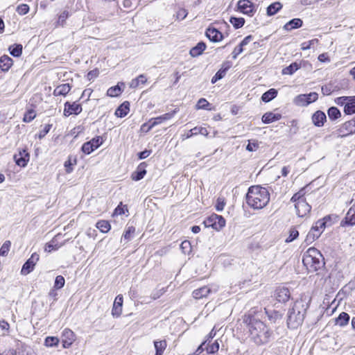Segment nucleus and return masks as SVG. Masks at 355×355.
<instances>
[{"label":"nucleus","mask_w":355,"mask_h":355,"mask_svg":"<svg viewBox=\"0 0 355 355\" xmlns=\"http://www.w3.org/2000/svg\"><path fill=\"white\" fill-rule=\"evenodd\" d=\"M178 110L175 109L173 112L166 113L162 116H157L154 119H151L148 123H144L141 127V130H144V128L146 126H148V128L146 131H150L153 127L155 125L162 123L164 121L169 120L173 117V116L177 113Z\"/></svg>","instance_id":"obj_5"},{"label":"nucleus","mask_w":355,"mask_h":355,"mask_svg":"<svg viewBox=\"0 0 355 355\" xmlns=\"http://www.w3.org/2000/svg\"><path fill=\"white\" fill-rule=\"evenodd\" d=\"M282 7L283 5L279 1L272 3L267 7L266 14L268 16H272L279 12Z\"/></svg>","instance_id":"obj_30"},{"label":"nucleus","mask_w":355,"mask_h":355,"mask_svg":"<svg viewBox=\"0 0 355 355\" xmlns=\"http://www.w3.org/2000/svg\"><path fill=\"white\" fill-rule=\"evenodd\" d=\"M339 131L343 137L355 133V120H350L343 123Z\"/></svg>","instance_id":"obj_16"},{"label":"nucleus","mask_w":355,"mask_h":355,"mask_svg":"<svg viewBox=\"0 0 355 355\" xmlns=\"http://www.w3.org/2000/svg\"><path fill=\"white\" fill-rule=\"evenodd\" d=\"M65 284V279L62 275H58L55 277L53 288L55 289L62 288Z\"/></svg>","instance_id":"obj_48"},{"label":"nucleus","mask_w":355,"mask_h":355,"mask_svg":"<svg viewBox=\"0 0 355 355\" xmlns=\"http://www.w3.org/2000/svg\"><path fill=\"white\" fill-rule=\"evenodd\" d=\"M210 106V103L205 98H200L196 105L197 109H202L209 110H211L209 107Z\"/></svg>","instance_id":"obj_49"},{"label":"nucleus","mask_w":355,"mask_h":355,"mask_svg":"<svg viewBox=\"0 0 355 355\" xmlns=\"http://www.w3.org/2000/svg\"><path fill=\"white\" fill-rule=\"evenodd\" d=\"M291 297V293L287 288H278L275 291V297L279 302L285 303Z\"/></svg>","instance_id":"obj_14"},{"label":"nucleus","mask_w":355,"mask_h":355,"mask_svg":"<svg viewBox=\"0 0 355 355\" xmlns=\"http://www.w3.org/2000/svg\"><path fill=\"white\" fill-rule=\"evenodd\" d=\"M322 233V230H319L318 226L314 224L308 232L304 242L307 245L312 243L315 240L318 239Z\"/></svg>","instance_id":"obj_13"},{"label":"nucleus","mask_w":355,"mask_h":355,"mask_svg":"<svg viewBox=\"0 0 355 355\" xmlns=\"http://www.w3.org/2000/svg\"><path fill=\"white\" fill-rule=\"evenodd\" d=\"M349 318V315L347 313L342 312L338 317L336 318V324L340 327H344L348 324Z\"/></svg>","instance_id":"obj_32"},{"label":"nucleus","mask_w":355,"mask_h":355,"mask_svg":"<svg viewBox=\"0 0 355 355\" xmlns=\"http://www.w3.org/2000/svg\"><path fill=\"white\" fill-rule=\"evenodd\" d=\"M328 116L330 120H336L341 116L340 110L336 107H331L327 110Z\"/></svg>","instance_id":"obj_39"},{"label":"nucleus","mask_w":355,"mask_h":355,"mask_svg":"<svg viewBox=\"0 0 355 355\" xmlns=\"http://www.w3.org/2000/svg\"><path fill=\"white\" fill-rule=\"evenodd\" d=\"M321 89L324 95H330L334 91L331 84H327L322 86Z\"/></svg>","instance_id":"obj_57"},{"label":"nucleus","mask_w":355,"mask_h":355,"mask_svg":"<svg viewBox=\"0 0 355 355\" xmlns=\"http://www.w3.org/2000/svg\"><path fill=\"white\" fill-rule=\"evenodd\" d=\"M327 116L324 112L318 110L312 116L313 123L317 127H322L326 121Z\"/></svg>","instance_id":"obj_20"},{"label":"nucleus","mask_w":355,"mask_h":355,"mask_svg":"<svg viewBox=\"0 0 355 355\" xmlns=\"http://www.w3.org/2000/svg\"><path fill=\"white\" fill-rule=\"evenodd\" d=\"M154 345L156 350L155 355H162L164 349L166 347V340L155 341Z\"/></svg>","instance_id":"obj_42"},{"label":"nucleus","mask_w":355,"mask_h":355,"mask_svg":"<svg viewBox=\"0 0 355 355\" xmlns=\"http://www.w3.org/2000/svg\"><path fill=\"white\" fill-rule=\"evenodd\" d=\"M167 288H162L158 290L154 291L151 294V297L153 300L159 298L164 293L166 292Z\"/></svg>","instance_id":"obj_56"},{"label":"nucleus","mask_w":355,"mask_h":355,"mask_svg":"<svg viewBox=\"0 0 355 355\" xmlns=\"http://www.w3.org/2000/svg\"><path fill=\"white\" fill-rule=\"evenodd\" d=\"M245 200L250 207L254 209H261L269 202L270 193L265 187L259 185L252 186L248 189Z\"/></svg>","instance_id":"obj_2"},{"label":"nucleus","mask_w":355,"mask_h":355,"mask_svg":"<svg viewBox=\"0 0 355 355\" xmlns=\"http://www.w3.org/2000/svg\"><path fill=\"white\" fill-rule=\"evenodd\" d=\"M51 126H52V125H51V124L45 125L43 130H40V132L38 134L39 139H41L44 138L50 131Z\"/></svg>","instance_id":"obj_58"},{"label":"nucleus","mask_w":355,"mask_h":355,"mask_svg":"<svg viewBox=\"0 0 355 355\" xmlns=\"http://www.w3.org/2000/svg\"><path fill=\"white\" fill-rule=\"evenodd\" d=\"M344 112L346 114H353L355 113V96L349 98L344 106Z\"/></svg>","instance_id":"obj_31"},{"label":"nucleus","mask_w":355,"mask_h":355,"mask_svg":"<svg viewBox=\"0 0 355 355\" xmlns=\"http://www.w3.org/2000/svg\"><path fill=\"white\" fill-rule=\"evenodd\" d=\"M59 343V339L54 336H48L46 338L44 344L47 347H53L58 345Z\"/></svg>","instance_id":"obj_46"},{"label":"nucleus","mask_w":355,"mask_h":355,"mask_svg":"<svg viewBox=\"0 0 355 355\" xmlns=\"http://www.w3.org/2000/svg\"><path fill=\"white\" fill-rule=\"evenodd\" d=\"M13 60L8 55H3L0 58V69L3 71H7L12 67Z\"/></svg>","instance_id":"obj_22"},{"label":"nucleus","mask_w":355,"mask_h":355,"mask_svg":"<svg viewBox=\"0 0 355 355\" xmlns=\"http://www.w3.org/2000/svg\"><path fill=\"white\" fill-rule=\"evenodd\" d=\"M130 110V103L124 101L120 105L115 111V115L118 117L123 118L125 116Z\"/></svg>","instance_id":"obj_23"},{"label":"nucleus","mask_w":355,"mask_h":355,"mask_svg":"<svg viewBox=\"0 0 355 355\" xmlns=\"http://www.w3.org/2000/svg\"><path fill=\"white\" fill-rule=\"evenodd\" d=\"M237 8L239 11L248 16H252L256 11L254 4L248 0H239Z\"/></svg>","instance_id":"obj_7"},{"label":"nucleus","mask_w":355,"mask_h":355,"mask_svg":"<svg viewBox=\"0 0 355 355\" xmlns=\"http://www.w3.org/2000/svg\"><path fill=\"white\" fill-rule=\"evenodd\" d=\"M294 103L299 106H306L309 105L307 97L304 94H300L297 96L293 101Z\"/></svg>","instance_id":"obj_44"},{"label":"nucleus","mask_w":355,"mask_h":355,"mask_svg":"<svg viewBox=\"0 0 355 355\" xmlns=\"http://www.w3.org/2000/svg\"><path fill=\"white\" fill-rule=\"evenodd\" d=\"M349 204H352V206L348 210L345 218L342 220L341 224L345 223L349 225H355V201L352 199Z\"/></svg>","instance_id":"obj_15"},{"label":"nucleus","mask_w":355,"mask_h":355,"mask_svg":"<svg viewBox=\"0 0 355 355\" xmlns=\"http://www.w3.org/2000/svg\"><path fill=\"white\" fill-rule=\"evenodd\" d=\"M22 49L21 44H14L9 47V51L12 56L18 58L22 53Z\"/></svg>","instance_id":"obj_40"},{"label":"nucleus","mask_w":355,"mask_h":355,"mask_svg":"<svg viewBox=\"0 0 355 355\" xmlns=\"http://www.w3.org/2000/svg\"><path fill=\"white\" fill-rule=\"evenodd\" d=\"M265 312L268 315L269 320L272 322H276L277 320L282 318L283 314L278 311L275 310H268L267 309H264Z\"/></svg>","instance_id":"obj_28"},{"label":"nucleus","mask_w":355,"mask_h":355,"mask_svg":"<svg viewBox=\"0 0 355 355\" xmlns=\"http://www.w3.org/2000/svg\"><path fill=\"white\" fill-rule=\"evenodd\" d=\"M204 223L206 227H211L218 231L225 225V220L222 216L213 214L205 220Z\"/></svg>","instance_id":"obj_6"},{"label":"nucleus","mask_w":355,"mask_h":355,"mask_svg":"<svg viewBox=\"0 0 355 355\" xmlns=\"http://www.w3.org/2000/svg\"><path fill=\"white\" fill-rule=\"evenodd\" d=\"M230 22L233 25L235 29H238L244 25L245 19L243 17H231Z\"/></svg>","instance_id":"obj_43"},{"label":"nucleus","mask_w":355,"mask_h":355,"mask_svg":"<svg viewBox=\"0 0 355 355\" xmlns=\"http://www.w3.org/2000/svg\"><path fill=\"white\" fill-rule=\"evenodd\" d=\"M206 47V44L204 42H200L190 50L189 54L191 57H198L203 53Z\"/></svg>","instance_id":"obj_24"},{"label":"nucleus","mask_w":355,"mask_h":355,"mask_svg":"<svg viewBox=\"0 0 355 355\" xmlns=\"http://www.w3.org/2000/svg\"><path fill=\"white\" fill-rule=\"evenodd\" d=\"M308 307L303 300H297L288 309L286 322L289 329H297L303 323Z\"/></svg>","instance_id":"obj_3"},{"label":"nucleus","mask_w":355,"mask_h":355,"mask_svg":"<svg viewBox=\"0 0 355 355\" xmlns=\"http://www.w3.org/2000/svg\"><path fill=\"white\" fill-rule=\"evenodd\" d=\"M277 95V91L275 89L272 88L262 94L261 100L265 103H268L274 99Z\"/></svg>","instance_id":"obj_33"},{"label":"nucleus","mask_w":355,"mask_h":355,"mask_svg":"<svg viewBox=\"0 0 355 355\" xmlns=\"http://www.w3.org/2000/svg\"><path fill=\"white\" fill-rule=\"evenodd\" d=\"M96 227L103 233L108 232L111 228L110 223L105 220L98 221L96 224Z\"/></svg>","instance_id":"obj_36"},{"label":"nucleus","mask_w":355,"mask_h":355,"mask_svg":"<svg viewBox=\"0 0 355 355\" xmlns=\"http://www.w3.org/2000/svg\"><path fill=\"white\" fill-rule=\"evenodd\" d=\"M188 15V12L184 8H180L177 13L176 17L178 19L182 20L184 19Z\"/></svg>","instance_id":"obj_63"},{"label":"nucleus","mask_w":355,"mask_h":355,"mask_svg":"<svg viewBox=\"0 0 355 355\" xmlns=\"http://www.w3.org/2000/svg\"><path fill=\"white\" fill-rule=\"evenodd\" d=\"M296 213L299 217H304L309 214L311 209V205H309L306 200H300L297 204H295Z\"/></svg>","instance_id":"obj_12"},{"label":"nucleus","mask_w":355,"mask_h":355,"mask_svg":"<svg viewBox=\"0 0 355 355\" xmlns=\"http://www.w3.org/2000/svg\"><path fill=\"white\" fill-rule=\"evenodd\" d=\"M147 164L146 162H141L139 164L135 171L131 175V178L135 181H139L141 180L146 174V168Z\"/></svg>","instance_id":"obj_17"},{"label":"nucleus","mask_w":355,"mask_h":355,"mask_svg":"<svg viewBox=\"0 0 355 355\" xmlns=\"http://www.w3.org/2000/svg\"><path fill=\"white\" fill-rule=\"evenodd\" d=\"M243 322L248 326L250 337L255 344L264 345L270 340L272 331L261 321L258 313L250 312L245 314L243 316Z\"/></svg>","instance_id":"obj_1"},{"label":"nucleus","mask_w":355,"mask_h":355,"mask_svg":"<svg viewBox=\"0 0 355 355\" xmlns=\"http://www.w3.org/2000/svg\"><path fill=\"white\" fill-rule=\"evenodd\" d=\"M77 164L76 157L69 156L68 159L64 162L65 171L67 173H70L73 171V166Z\"/></svg>","instance_id":"obj_37"},{"label":"nucleus","mask_w":355,"mask_h":355,"mask_svg":"<svg viewBox=\"0 0 355 355\" xmlns=\"http://www.w3.org/2000/svg\"><path fill=\"white\" fill-rule=\"evenodd\" d=\"M282 118V114H274L272 112H266L265 113L262 118V122L266 124L270 123L272 122L279 120Z\"/></svg>","instance_id":"obj_26"},{"label":"nucleus","mask_w":355,"mask_h":355,"mask_svg":"<svg viewBox=\"0 0 355 355\" xmlns=\"http://www.w3.org/2000/svg\"><path fill=\"white\" fill-rule=\"evenodd\" d=\"M303 25V21L300 18H295L287 22L283 27L286 31H291L293 29L299 28Z\"/></svg>","instance_id":"obj_21"},{"label":"nucleus","mask_w":355,"mask_h":355,"mask_svg":"<svg viewBox=\"0 0 355 355\" xmlns=\"http://www.w3.org/2000/svg\"><path fill=\"white\" fill-rule=\"evenodd\" d=\"M60 236V234H57L49 243L46 244L45 248H44L46 252H51L53 250H56L60 247H61L62 245L65 244L66 241L63 243H62L60 245H58V244L55 243L56 240L58 239V238Z\"/></svg>","instance_id":"obj_29"},{"label":"nucleus","mask_w":355,"mask_h":355,"mask_svg":"<svg viewBox=\"0 0 355 355\" xmlns=\"http://www.w3.org/2000/svg\"><path fill=\"white\" fill-rule=\"evenodd\" d=\"M39 254L33 253L31 257L24 263L21 270V273L23 275H26L33 270L34 267L39 260Z\"/></svg>","instance_id":"obj_8"},{"label":"nucleus","mask_w":355,"mask_h":355,"mask_svg":"<svg viewBox=\"0 0 355 355\" xmlns=\"http://www.w3.org/2000/svg\"><path fill=\"white\" fill-rule=\"evenodd\" d=\"M89 142L92 144L93 147L95 149H96L102 144L103 140L101 137H96L93 138L92 139H91L89 141Z\"/></svg>","instance_id":"obj_60"},{"label":"nucleus","mask_w":355,"mask_h":355,"mask_svg":"<svg viewBox=\"0 0 355 355\" xmlns=\"http://www.w3.org/2000/svg\"><path fill=\"white\" fill-rule=\"evenodd\" d=\"M11 243L10 241H6L4 242V243L2 245V246L0 248V256H6L7 255L10 247Z\"/></svg>","instance_id":"obj_52"},{"label":"nucleus","mask_w":355,"mask_h":355,"mask_svg":"<svg viewBox=\"0 0 355 355\" xmlns=\"http://www.w3.org/2000/svg\"><path fill=\"white\" fill-rule=\"evenodd\" d=\"M211 342H207L206 344L205 349L208 354H214L219 349V343L218 340H215L212 344Z\"/></svg>","instance_id":"obj_41"},{"label":"nucleus","mask_w":355,"mask_h":355,"mask_svg":"<svg viewBox=\"0 0 355 355\" xmlns=\"http://www.w3.org/2000/svg\"><path fill=\"white\" fill-rule=\"evenodd\" d=\"M69 13L67 10H64L59 16L57 21L58 25L64 26L66 19L69 17Z\"/></svg>","instance_id":"obj_50"},{"label":"nucleus","mask_w":355,"mask_h":355,"mask_svg":"<svg viewBox=\"0 0 355 355\" xmlns=\"http://www.w3.org/2000/svg\"><path fill=\"white\" fill-rule=\"evenodd\" d=\"M29 11V6L26 4H21L17 6V12L21 15H25Z\"/></svg>","instance_id":"obj_59"},{"label":"nucleus","mask_w":355,"mask_h":355,"mask_svg":"<svg viewBox=\"0 0 355 355\" xmlns=\"http://www.w3.org/2000/svg\"><path fill=\"white\" fill-rule=\"evenodd\" d=\"M259 147V142L257 140H249L246 150L250 152L256 151Z\"/></svg>","instance_id":"obj_47"},{"label":"nucleus","mask_w":355,"mask_h":355,"mask_svg":"<svg viewBox=\"0 0 355 355\" xmlns=\"http://www.w3.org/2000/svg\"><path fill=\"white\" fill-rule=\"evenodd\" d=\"M135 231V228L132 226L131 227H129L125 232V233L123 234V236L125 239L129 241L131 237H132V234H134Z\"/></svg>","instance_id":"obj_62"},{"label":"nucleus","mask_w":355,"mask_h":355,"mask_svg":"<svg viewBox=\"0 0 355 355\" xmlns=\"http://www.w3.org/2000/svg\"><path fill=\"white\" fill-rule=\"evenodd\" d=\"M122 305H123V296L121 295H119L116 297L115 300L114 302L113 307L112 309V314L114 317H119L121 314L122 312Z\"/></svg>","instance_id":"obj_19"},{"label":"nucleus","mask_w":355,"mask_h":355,"mask_svg":"<svg viewBox=\"0 0 355 355\" xmlns=\"http://www.w3.org/2000/svg\"><path fill=\"white\" fill-rule=\"evenodd\" d=\"M302 262L309 272H317L325 264L322 253L315 248H309L304 252Z\"/></svg>","instance_id":"obj_4"},{"label":"nucleus","mask_w":355,"mask_h":355,"mask_svg":"<svg viewBox=\"0 0 355 355\" xmlns=\"http://www.w3.org/2000/svg\"><path fill=\"white\" fill-rule=\"evenodd\" d=\"M35 112L33 110H28L25 113L23 121L29 123L35 119Z\"/></svg>","instance_id":"obj_54"},{"label":"nucleus","mask_w":355,"mask_h":355,"mask_svg":"<svg viewBox=\"0 0 355 355\" xmlns=\"http://www.w3.org/2000/svg\"><path fill=\"white\" fill-rule=\"evenodd\" d=\"M75 334L69 329H64L62 334V342L64 348H69L75 340Z\"/></svg>","instance_id":"obj_11"},{"label":"nucleus","mask_w":355,"mask_h":355,"mask_svg":"<svg viewBox=\"0 0 355 355\" xmlns=\"http://www.w3.org/2000/svg\"><path fill=\"white\" fill-rule=\"evenodd\" d=\"M299 236V232L297 230L295 227H291L289 230V236L286 239V243H290L296 239Z\"/></svg>","instance_id":"obj_45"},{"label":"nucleus","mask_w":355,"mask_h":355,"mask_svg":"<svg viewBox=\"0 0 355 355\" xmlns=\"http://www.w3.org/2000/svg\"><path fill=\"white\" fill-rule=\"evenodd\" d=\"M211 290L209 287L205 286H202L198 289H196L193 291V296L196 299H200L202 297H206L210 293Z\"/></svg>","instance_id":"obj_25"},{"label":"nucleus","mask_w":355,"mask_h":355,"mask_svg":"<svg viewBox=\"0 0 355 355\" xmlns=\"http://www.w3.org/2000/svg\"><path fill=\"white\" fill-rule=\"evenodd\" d=\"M205 35L209 40L213 42H220L224 37L223 34L221 32H220L217 28L211 26H209L207 28Z\"/></svg>","instance_id":"obj_10"},{"label":"nucleus","mask_w":355,"mask_h":355,"mask_svg":"<svg viewBox=\"0 0 355 355\" xmlns=\"http://www.w3.org/2000/svg\"><path fill=\"white\" fill-rule=\"evenodd\" d=\"M82 106L80 103L76 102L70 103L67 101L64 103V115L69 116L71 114L78 115L82 112Z\"/></svg>","instance_id":"obj_9"},{"label":"nucleus","mask_w":355,"mask_h":355,"mask_svg":"<svg viewBox=\"0 0 355 355\" xmlns=\"http://www.w3.org/2000/svg\"><path fill=\"white\" fill-rule=\"evenodd\" d=\"M123 90V89L121 88L119 83H118L117 85L110 87L107 89V96H111V97L119 96Z\"/></svg>","instance_id":"obj_38"},{"label":"nucleus","mask_w":355,"mask_h":355,"mask_svg":"<svg viewBox=\"0 0 355 355\" xmlns=\"http://www.w3.org/2000/svg\"><path fill=\"white\" fill-rule=\"evenodd\" d=\"M71 86L68 83L62 84L56 87L53 91L54 96H66L70 91Z\"/></svg>","instance_id":"obj_27"},{"label":"nucleus","mask_w":355,"mask_h":355,"mask_svg":"<svg viewBox=\"0 0 355 355\" xmlns=\"http://www.w3.org/2000/svg\"><path fill=\"white\" fill-rule=\"evenodd\" d=\"M180 248L182 249L184 254H189L191 250L190 242L189 241H182L180 245Z\"/></svg>","instance_id":"obj_55"},{"label":"nucleus","mask_w":355,"mask_h":355,"mask_svg":"<svg viewBox=\"0 0 355 355\" xmlns=\"http://www.w3.org/2000/svg\"><path fill=\"white\" fill-rule=\"evenodd\" d=\"M81 150L84 153L89 155L92 152H93L95 150V148L93 147V146L89 141H87L83 145Z\"/></svg>","instance_id":"obj_53"},{"label":"nucleus","mask_w":355,"mask_h":355,"mask_svg":"<svg viewBox=\"0 0 355 355\" xmlns=\"http://www.w3.org/2000/svg\"><path fill=\"white\" fill-rule=\"evenodd\" d=\"M243 51V47L242 46H241V44H239L237 46H236L234 49V50L232 53V58L236 59L237 58V56L239 54H241Z\"/></svg>","instance_id":"obj_64"},{"label":"nucleus","mask_w":355,"mask_h":355,"mask_svg":"<svg viewBox=\"0 0 355 355\" xmlns=\"http://www.w3.org/2000/svg\"><path fill=\"white\" fill-rule=\"evenodd\" d=\"M225 205V202L224 198H218L217 199L215 207L218 211H221L223 210Z\"/></svg>","instance_id":"obj_61"},{"label":"nucleus","mask_w":355,"mask_h":355,"mask_svg":"<svg viewBox=\"0 0 355 355\" xmlns=\"http://www.w3.org/2000/svg\"><path fill=\"white\" fill-rule=\"evenodd\" d=\"M232 66V64L230 61H225L223 62L221 68L216 73V74L219 77V78L222 79Z\"/></svg>","instance_id":"obj_34"},{"label":"nucleus","mask_w":355,"mask_h":355,"mask_svg":"<svg viewBox=\"0 0 355 355\" xmlns=\"http://www.w3.org/2000/svg\"><path fill=\"white\" fill-rule=\"evenodd\" d=\"M14 159L17 165L24 167L27 165V162L29 160V154L26 150H23L19 151V154L14 155Z\"/></svg>","instance_id":"obj_18"},{"label":"nucleus","mask_w":355,"mask_h":355,"mask_svg":"<svg viewBox=\"0 0 355 355\" xmlns=\"http://www.w3.org/2000/svg\"><path fill=\"white\" fill-rule=\"evenodd\" d=\"M304 193L303 192V190H300L299 192L295 193L291 199V201L293 202H295V204H297V202H300V200H304L305 198H304Z\"/></svg>","instance_id":"obj_51"},{"label":"nucleus","mask_w":355,"mask_h":355,"mask_svg":"<svg viewBox=\"0 0 355 355\" xmlns=\"http://www.w3.org/2000/svg\"><path fill=\"white\" fill-rule=\"evenodd\" d=\"M300 68V64L297 62H293L289 66L282 69V74L284 75H292L297 69Z\"/></svg>","instance_id":"obj_35"}]
</instances>
